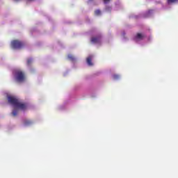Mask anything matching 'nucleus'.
Segmentation results:
<instances>
[{"label":"nucleus","mask_w":178,"mask_h":178,"mask_svg":"<svg viewBox=\"0 0 178 178\" xmlns=\"http://www.w3.org/2000/svg\"><path fill=\"white\" fill-rule=\"evenodd\" d=\"M31 63H33V59L32 58H28L27 62H26L27 66H30L31 65Z\"/></svg>","instance_id":"1a4fd4ad"},{"label":"nucleus","mask_w":178,"mask_h":178,"mask_svg":"<svg viewBox=\"0 0 178 178\" xmlns=\"http://www.w3.org/2000/svg\"><path fill=\"white\" fill-rule=\"evenodd\" d=\"M148 13H152V10H149Z\"/></svg>","instance_id":"2eb2a0df"},{"label":"nucleus","mask_w":178,"mask_h":178,"mask_svg":"<svg viewBox=\"0 0 178 178\" xmlns=\"http://www.w3.org/2000/svg\"><path fill=\"white\" fill-rule=\"evenodd\" d=\"M168 3H175V2H177V0H167Z\"/></svg>","instance_id":"9b49d317"},{"label":"nucleus","mask_w":178,"mask_h":178,"mask_svg":"<svg viewBox=\"0 0 178 178\" xmlns=\"http://www.w3.org/2000/svg\"><path fill=\"white\" fill-rule=\"evenodd\" d=\"M23 47H24V43L23 42L16 40L11 42V48H13V49H22Z\"/></svg>","instance_id":"f03ea898"},{"label":"nucleus","mask_w":178,"mask_h":178,"mask_svg":"<svg viewBox=\"0 0 178 178\" xmlns=\"http://www.w3.org/2000/svg\"><path fill=\"white\" fill-rule=\"evenodd\" d=\"M145 38V35L143 33H137L136 35L135 36V40H144Z\"/></svg>","instance_id":"39448f33"},{"label":"nucleus","mask_w":178,"mask_h":178,"mask_svg":"<svg viewBox=\"0 0 178 178\" xmlns=\"http://www.w3.org/2000/svg\"><path fill=\"white\" fill-rule=\"evenodd\" d=\"M15 78L17 81L22 83L26 80V75L22 71L18 70L15 72Z\"/></svg>","instance_id":"7ed1b4c3"},{"label":"nucleus","mask_w":178,"mask_h":178,"mask_svg":"<svg viewBox=\"0 0 178 178\" xmlns=\"http://www.w3.org/2000/svg\"><path fill=\"white\" fill-rule=\"evenodd\" d=\"M114 80H118L119 79V75H113Z\"/></svg>","instance_id":"ddd939ff"},{"label":"nucleus","mask_w":178,"mask_h":178,"mask_svg":"<svg viewBox=\"0 0 178 178\" xmlns=\"http://www.w3.org/2000/svg\"><path fill=\"white\" fill-rule=\"evenodd\" d=\"M68 58H70V60H74V56L72 55H68Z\"/></svg>","instance_id":"f8f14e48"},{"label":"nucleus","mask_w":178,"mask_h":178,"mask_svg":"<svg viewBox=\"0 0 178 178\" xmlns=\"http://www.w3.org/2000/svg\"><path fill=\"white\" fill-rule=\"evenodd\" d=\"M14 1H15L16 2H18V1H20V0H14Z\"/></svg>","instance_id":"dca6fc26"},{"label":"nucleus","mask_w":178,"mask_h":178,"mask_svg":"<svg viewBox=\"0 0 178 178\" xmlns=\"http://www.w3.org/2000/svg\"><path fill=\"white\" fill-rule=\"evenodd\" d=\"M17 113H19V110L17 108H15L12 112L13 116H17Z\"/></svg>","instance_id":"6e6552de"},{"label":"nucleus","mask_w":178,"mask_h":178,"mask_svg":"<svg viewBox=\"0 0 178 178\" xmlns=\"http://www.w3.org/2000/svg\"><path fill=\"white\" fill-rule=\"evenodd\" d=\"M95 15L96 16H99V15H101V10H96L95 11Z\"/></svg>","instance_id":"9d476101"},{"label":"nucleus","mask_w":178,"mask_h":178,"mask_svg":"<svg viewBox=\"0 0 178 178\" xmlns=\"http://www.w3.org/2000/svg\"><path fill=\"white\" fill-rule=\"evenodd\" d=\"M8 101L10 105H13L15 108H17V109H21V111H26V108H27V106L23 103H20L19 99H16L15 97L8 96Z\"/></svg>","instance_id":"f257e3e1"},{"label":"nucleus","mask_w":178,"mask_h":178,"mask_svg":"<svg viewBox=\"0 0 178 178\" xmlns=\"http://www.w3.org/2000/svg\"><path fill=\"white\" fill-rule=\"evenodd\" d=\"M25 126H30V124H33V122L30 120H26L24 121Z\"/></svg>","instance_id":"0eeeda50"},{"label":"nucleus","mask_w":178,"mask_h":178,"mask_svg":"<svg viewBox=\"0 0 178 178\" xmlns=\"http://www.w3.org/2000/svg\"><path fill=\"white\" fill-rule=\"evenodd\" d=\"M104 3H109L111 2V0H103Z\"/></svg>","instance_id":"4468645a"},{"label":"nucleus","mask_w":178,"mask_h":178,"mask_svg":"<svg viewBox=\"0 0 178 178\" xmlns=\"http://www.w3.org/2000/svg\"><path fill=\"white\" fill-rule=\"evenodd\" d=\"M92 56H89L87 58H86V62L88 65V66H92Z\"/></svg>","instance_id":"423d86ee"},{"label":"nucleus","mask_w":178,"mask_h":178,"mask_svg":"<svg viewBox=\"0 0 178 178\" xmlns=\"http://www.w3.org/2000/svg\"><path fill=\"white\" fill-rule=\"evenodd\" d=\"M91 42L93 44H100L101 42V35L97 37H93L91 38Z\"/></svg>","instance_id":"20e7f679"}]
</instances>
